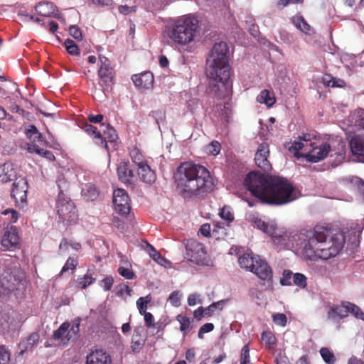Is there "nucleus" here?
Here are the masks:
<instances>
[{
	"instance_id": "1",
	"label": "nucleus",
	"mask_w": 364,
	"mask_h": 364,
	"mask_svg": "<svg viewBox=\"0 0 364 364\" xmlns=\"http://www.w3.org/2000/svg\"><path fill=\"white\" fill-rule=\"evenodd\" d=\"M245 187L251 193L252 198L240 194L242 200L250 207L258 203L282 205L296 199L294 187L286 178L265 176L259 171H251L244 179Z\"/></svg>"
},
{
	"instance_id": "2",
	"label": "nucleus",
	"mask_w": 364,
	"mask_h": 364,
	"mask_svg": "<svg viewBox=\"0 0 364 364\" xmlns=\"http://www.w3.org/2000/svg\"><path fill=\"white\" fill-rule=\"evenodd\" d=\"M174 178L176 188L184 198H203L214 191L218 183L207 168L193 163L181 164Z\"/></svg>"
},
{
	"instance_id": "3",
	"label": "nucleus",
	"mask_w": 364,
	"mask_h": 364,
	"mask_svg": "<svg viewBox=\"0 0 364 364\" xmlns=\"http://www.w3.org/2000/svg\"><path fill=\"white\" fill-rule=\"evenodd\" d=\"M228 46L225 42L215 43L206 60L208 92L217 99L228 95L230 68L228 63Z\"/></svg>"
},
{
	"instance_id": "4",
	"label": "nucleus",
	"mask_w": 364,
	"mask_h": 364,
	"mask_svg": "<svg viewBox=\"0 0 364 364\" xmlns=\"http://www.w3.org/2000/svg\"><path fill=\"white\" fill-rule=\"evenodd\" d=\"M304 255L311 261L326 260L336 257L343 249L345 237L341 232L333 234L331 228L316 225L307 233Z\"/></svg>"
},
{
	"instance_id": "5",
	"label": "nucleus",
	"mask_w": 364,
	"mask_h": 364,
	"mask_svg": "<svg viewBox=\"0 0 364 364\" xmlns=\"http://www.w3.org/2000/svg\"><path fill=\"white\" fill-rule=\"evenodd\" d=\"M198 28V20L192 16L178 18L166 30V33L173 43L185 46L194 39Z\"/></svg>"
},
{
	"instance_id": "6",
	"label": "nucleus",
	"mask_w": 364,
	"mask_h": 364,
	"mask_svg": "<svg viewBox=\"0 0 364 364\" xmlns=\"http://www.w3.org/2000/svg\"><path fill=\"white\" fill-rule=\"evenodd\" d=\"M100 67L98 70L99 85L105 95L110 93L114 85L115 72L111 66L109 60L105 56H100Z\"/></svg>"
},
{
	"instance_id": "7",
	"label": "nucleus",
	"mask_w": 364,
	"mask_h": 364,
	"mask_svg": "<svg viewBox=\"0 0 364 364\" xmlns=\"http://www.w3.org/2000/svg\"><path fill=\"white\" fill-rule=\"evenodd\" d=\"M21 281L19 277L11 267H8L0 275V296L8 295L17 289Z\"/></svg>"
},
{
	"instance_id": "8",
	"label": "nucleus",
	"mask_w": 364,
	"mask_h": 364,
	"mask_svg": "<svg viewBox=\"0 0 364 364\" xmlns=\"http://www.w3.org/2000/svg\"><path fill=\"white\" fill-rule=\"evenodd\" d=\"M56 205L58 214L61 219L68 222H72L77 219L75 206L69 198L65 197L64 193L58 194Z\"/></svg>"
},
{
	"instance_id": "9",
	"label": "nucleus",
	"mask_w": 364,
	"mask_h": 364,
	"mask_svg": "<svg viewBox=\"0 0 364 364\" xmlns=\"http://www.w3.org/2000/svg\"><path fill=\"white\" fill-rule=\"evenodd\" d=\"M28 188V183L25 178L18 177L13 183L11 196L19 208H23L27 204Z\"/></svg>"
},
{
	"instance_id": "10",
	"label": "nucleus",
	"mask_w": 364,
	"mask_h": 364,
	"mask_svg": "<svg viewBox=\"0 0 364 364\" xmlns=\"http://www.w3.org/2000/svg\"><path fill=\"white\" fill-rule=\"evenodd\" d=\"M20 237L16 226H8L4 231L1 240V250H14L20 248Z\"/></svg>"
},
{
	"instance_id": "11",
	"label": "nucleus",
	"mask_w": 364,
	"mask_h": 364,
	"mask_svg": "<svg viewBox=\"0 0 364 364\" xmlns=\"http://www.w3.org/2000/svg\"><path fill=\"white\" fill-rule=\"evenodd\" d=\"M186 256L196 264L203 263L206 258V251L204 245L193 239L187 240L186 244Z\"/></svg>"
},
{
	"instance_id": "12",
	"label": "nucleus",
	"mask_w": 364,
	"mask_h": 364,
	"mask_svg": "<svg viewBox=\"0 0 364 364\" xmlns=\"http://www.w3.org/2000/svg\"><path fill=\"white\" fill-rule=\"evenodd\" d=\"M331 151V146L327 143H323L320 146H316V144L309 149H306L301 155L309 162H317L323 159Z\"/></svg>"
},
{
	"instance_id": "13",
	"label": "nucleus",
	"mask_w": 364,
	"mask_h": 364,
	"mask_svg": "<svg viewBox=\"0 0 364 364\" xmlns=\"http://www.w3.org/2000/svg\"><path fill=\"white\" fill-rule=\"evenodd\" d=\"M129 197L122 188H118L113 193V203L117 212L122 215L129 213L131 206Z\"/></svg>"
},
{
	"instance_id": "14",
	"label": "nucleus",
	"mask_w": 364,
	"mask_h": 364,
	"mask_svg": "<svg viewBox=\"0 0 364 364\" xmlns=\"http://www.w3.org/2000/svg\"><path fill=\"white\" fill-rule=\"evenodd\" d=\"M251 272L254 273L260 280L264 281L268 286H272L273 282V272L272 267L264 259L257 258L255 267Z\"/></svg>"
},
{
	"instance_id": "15",
	"label": "nucleus",
	"mask_w": 364,
	"mask_h": 364,
	"mask_svg": "<svg viewBox=\"0 0 364 364\" xmlns=\"http://www.w3.org/2000/svg\"><path fill=\"white\" fill-rule=\"evenodd\" d=\"M269 149L267 143H262L259 145L255 153V161L256 165L264 172L272 170V165L268 160Z\"/></svg>"
},
{
	"instance_id": "16",
	"label": "nucleus",
	"mask_w": 364,
	"mask_h": 364,
	"mask_svg": "<svg viewBox=\"0 0 364 364\" xmlns=\"http://www.w3.org/2000/svg\"><path fill=\"white\" fill-rule=\"evenodd\" d=\"M119 180L127 186H132L135 175L129 161H122L117 166Z\"/></svg>"
},
{
	"instance_id": "17",
	"label": "nucleus",
	"mask_w": 364,
	"mask_h": 364,
	"mask_svg": "<svg viewBox=\"0 0 364 364\" xmlns=\"http://www.w3.org/2000/svg\"><path fill=\"white\" fill-rule=\"evenodd\" d=\"M85 364H112V360L107 351L96 349L87 355Z\"/></svg>"
},
{
	"instance_id": "18",
	"label": "nucleus",
	"mask_w": 364,
	"mask_h": 364,
	"mask_svg": "<svg viewBox=\"0 0 364 364\" xmlns=\"http://www.w3.org/2000/svg\"><path fill=\"white\" fill-rule=\"evenodd\" d=\"M132 80L136 87L141 89H149L152 87L154 77V75L150 71H146L140 74L132 75Z\"/></svg>"
},
{
	"instance_id": "19",
	"label": "nucleus",
	"mask_w": 364,
	"mask_h": 364,
	"mask_svg": "<svg viewBox=\"0 0 364 364\" xmlns=\"http://www.w3.org/2000/svg\"><path fill=\"white\" fill-rule=\"evenodd\" d=\"M39 340L40 335L38 332L31 333L26 339L19 343L20 352L18 355H23L27 350H31L38 343Z\"/></svg>"
},
{
	"instance_id": "20",
	"label": "nucleus",
	"mask_w": 364,
	"mask_h": 364,
	"mask_svg": "<svg viewBox=\"0 0 364 364\" xmlns=\"http://www.w3.org/2000/svg\"><path fill=\"white\" fill-rule=\"evenodd\" d=\"M299 141H294V143L288 147V149L290 151H294L295 154H296L299 151L304 152L306 149H309L315 144L314 142L311 141L309 134H304L302 136H299Z\"/></svg>"
},
{
	"instance_id": "21",
	"label": "nucleus",
	"mask_w": 364,
	"mask_h": 364,
	"mask_svg": "<svg viewBox=\"0 0 364 364\" xmlns=\"http://www.w3.org/2000/svg\"><path fill=\"white\" fill-rule=\"evenodd\" d=\"M137 173L140 180L146 184H152L156 179L155 171L146 164L137 168Z\"/></svg>"
},
{
	"instance_id": "22",
	"label": "nucleus",
	"mask_w": 364,
	"mask_h": 364,
	"mask_svg": "<svg viewBox=\"0 0 364 364\" xmlns=\"http://www.w3.org/2000/svg\"><path fill=\"white\" fill-rule=\"evenodd\" d=\"M83 130L90 136H92L94 139H95V143L104 147L107 151H109V146L105 142V140H102V134L97 130V128L90 124L85 123L82 127Z\"/></svg>"
},
{
	"instance_id": "23",
	"label": "nucleus",
	"mask_w": 364,
	"mask_h": 364,
	"mask_svg": "<svg viewBox=\"0 0 364 364\" xmlns=\"http://www.w3.org/2000/svg\"><path fill=\"white\" fill-rule=\"evenodd\" d=\"M16 178V171L11 164H4L0 167V181L7 183L15 181Z\"/></svg>"
},
{
	"instance_id": "24",
	"label": "nucleus",
	"mask_w": 364,
	"mask_h": 364,
	"mask_svg": "<svg viewBox=\"0 0 364 364\" xmlns=\"http://www.w3.org/2000/svg\"><path fill=\"white\" fill-rule=\"evenodd\" d=\"M257 258H259V257L254 256L252 253H245L239 257L238 262L240 267L251 272L257 261Z\"/></svg>"
},
{
	"instance_id": "25",
	"label": "nucleus",
	"mask_w": 364,
	"mask_h": 364,
	"mask_svg": "<svg viewBox=\"0 0 364 364\" xmlns=\"http://www.w3.org/2000/svg\"><path fill=\"white\" fill-rule=\"evenodd\" d=\"M350 146L353 154L361 157L364 161V139L359 136L352 138Z\"/></svg>"
},
{
	"instance_id": "26",
	"label": "nucleus",
	"mask_w": 364,
	"mask_h": 364,
	"mask_svg": "<svg viewBox=\"0 0 364 364\" xmlns=\"http://www.w3.org/2000/svg\"><path fill=\"white\" fill-rule=\"evenodd\" d=\"M349 308L348 303L346 305L333 306L328 311V317L332 319L344 318L348 316Z\"/></svg>"
},
{
	"instance_id": "27",
	"label": "nucleus",
	"mask_w": 364,
	"mask_h": 364,
	"mask_svg": "<svg viewBox=\"0 0 364 364\" xmlns=\"http://www.w3.org/2000/svg\"><path fill=\"white\" fill-rule=\"evenodd\" d=\"M70 323L69 322L63 323L60 327L53 332V339L58 341H60L64 346L68 345L69 341H65V336L70 328Z\"/></svg>"
},
{
	"instance_id": "28",
	"label": "nucleus",
	"mask_w": 364,
	"mask_h": 364,
	"mask_svg": "<svg viewBox=\"0 0 364 364\" xmlns=\"http://www.w3.org/2000/svg\"><path fill=\"white\" fill-rule=\"evenodd\" d=\"M80 318H76L70 324L67 334L65 336V341H74L77 338L80 332Z\"/></svg>"
},
{
	"instance_id": "29",
	"label": "nucleus",
	"mask_w": 364,
	"mask_h": 364,
	"mask_svg": "<svg viewBox=\"0 0 364 364\" xmlns=\"http://www.w3.org/2000/svg\"><path fill=\"white\" fill-rule=\"evenodd\" d=\"M257 101L261 104L264 103L267 107H272L276 102L273 92L267 90H263L257 97Z\"/></svg>"
},
{
	"instance_id": "30",
	"label": "nucleus",
	"mask_w": 364,
	"mask_h": 364,
	"mask_svg": "<svg viewBox=\"0 0 364 364\" xmlns=\"http://www.w3.org/2000/svg\"><path fill=\"white\" fill-rule=\"evenodd\" d=\"M102 127H105V129H103V135L102 140H105V142L108 145V142L110 144L116 143L118 136L115 129L109 126V124L105 125L104 124H101Z\"/></svg>"
},
{
	"instance_id": "31",
	"label": "nucleus",
	"mask_w": 364,
	"mask_h": 364,
	"mask_svg": "<svg viewBox=\"0 0 364 364\" xmlns=\"http://www.w3.org/2000/svg\"><path fill=\"white\" fill-rule=\"evenodd\" d=\"M322 82L325 86L331 87H343L346 85V82L343 80L336 78L329 74L323 75Z\"/></svg>"
},
{
	"instance_id": "32",
	"label": "nucleus",
	"mask_w": 364,
	"mask_h": 364,
	"mask_svg": "<svg viewBox=\"0 0 364 364\" xmlns=\"http://www.w3.org/2000/svg\"><path fill=\"white\" fill-rule=\"evenodd\" d=\"M129 156L132 161L136 165L137 168L147 164L144 155L141 154L140 150L136 147H134L130 150Z\"/></svg>"
},
{
	"instance_id": "33",
	"label": "nucleus",
	"mask_w": 364,
	"mask_h": 364,
	"mask_svg": "<svg viewBox=\"0 0 364 364\" xmlns=\"http://www.w3.org/2000/svg\"><path fill=\"white\" fill-rule=\"evenodd\" d=\"M99 195L100 191L94 185H89L82 190V196L86 200L93 201L98 198Z\"/></svg>"
},
{
	"instance_id": "34",
	"label": "nucleus",
	"mask_w": 364,
	"mask_h": 364,
	"mask_svg": "<svg viewBox=\"0 0 364 364\" xmlns=\"http://www.w3.org/2000/svg\"><path fill=\"white\" fill-rule=\"evenodd\" d=\"M36 10L43 16H50L54 12L53 4L50 2H40L36 6Z\"/></svg>"
},
{
	"instance_id": "35",
	"label": "nucleus",
	"mask_w": 364,
	"mask_h": 364,
	"mask_svg": "<svg viewBox=\"0 0 364 364\" xmlns=\"http://www.w3.org/2000/svg\"><path fill=\"white\" fill-rule=\"evenodd\" d=\"M255 223L258 229L261 230L270 236H273L276 233V228L274 225H269L260 218H256Z\"/></svg>"
},
{
	"instance_id": "36",
	"label": "nucleus",
	"mask_w": 364,
	"mask_h": 364,
	"mask_svg": "<svg viewBox=\"0 0 364 364\" xmlns=\"http://www.w3.org/2000/svg\"><path fill=\"white\" fill-rule=\"evenodd\" d=\"M78 264V257H69L66 260L64 266L63 267L60 272V277L63 276V274L68 270L74 271Z\"/></svg>"
},
{
	"instance_id": "37",
	"label": "nucleus",
	"mask_w": 364,
	"mask_h": 364,
	"mask_svg": "<svg viewBox=\"0 0 364 364\" xmlns=\"http://www.w3.org/2000/svg\"><path fill=\"white\" fill-rule=\"evenodd\" d=\"M294 25L305 33L311 31V26L302 16H295L292 19Z\"/></svg>"
},
{
	"instance_id": "38",
	"label": "nucleus",
	"mask_w": 364,
	"mask_h": 364,
	"mask_svg": "<svg viewBox=\"0 0 364 364\" xmlns=\"http://www.w3.org/2000/svg\"><path fill=\"white\" fill-rule=\"evenodd\" d=\"M176 319L180 323V331L186 336L187 331L191 328L190 318L186 316L179 314L177 316Z\"/></svg>"
},
{
	"instance_id": "39",
	"label": "nucleus",
	"mask_w": 364,
	"mask_h": 364,
	"mask_svg": "<svg viewBox=\"0 0 364 364\" xmlns=\"http://www.w3.org/2000/svg\"><path fill=\"white\" fill-rule=\"evenodd\" d=\"M96 281L91 274H85L83 277H79L77 280V285L82 289H86Z\"/></svg>"
},
{
	"instance_id": "40",
	"label": "nucleus",
	"mask_w": 364,
	"mask_h": 364,
	"mask_svg": "<svg viewBox=\"0 0 364 364\" xmlns=\"http://www.w3.org/2000/svg\"><path fill=\"white\" fill-rule=\"evenodd\" d=\"M1 215H4L5 216H8L6 218V220L9 222V223H16L18 218H20L19 213L12 208H7L4 210H3L1 213Z\"/></svg>"
},
{
	"instance_id": "41",
	"label": "nucleus",
	"mask_w": 364,
	"mask_h": 364,
	"mask_svg": "<svg viewBox=\"0 0 364 364\" xmlns=\"http://www.w3.org/2000/svg\"><path fill=\"white\" fill-rule=\"evenodd\" d=\"M261 339L268 348H272L276 344V337L271 331H264L262 333Z\"/></svg>"
},
{
	"instance_id": "42",
	"label": "nucleus",
	"mask_w": 364,
	"mask_h": 364,
	"mask_svg": "<svg viewBox=\"0 0 364 364\" xmlns=\"http://www.w3.org/2000/svg\"><path fill=\"white\" fill-rule=\"evenodd\" d=\"M151 301L150 294L145 297H140L136 301V306L141 315L146 313L147 304Z\"/></svg>"
},
{
	"instance_id": "43",
	"label": "nucleus",
	"mask_w": 364,
	"mask_h": 364,
	"mask_svg": "<svg viewBox=\"0 0 364 364\" xmlns=\"http://www.w3.org/2000/svg\"><path fill=\"white\" fill-rule=\"evenodd\" d=\"M11 360V352L9 348L4 346H0V364H9Z\"/></svg>"
},
{
	"instance_id": "44",
	"label": "nucleus",
	"mask_w": 364,
	"mask_h": 364,
	"mask_svg": "<svg viewBox=\"0 0 364 364\" xmlns=\"http://www.w3.org/2000/svg\"><path fill=\"white\" fill-rule=\"evenodd\" d=\"M147 245L149 247L148 251L151 257L158 264H162L166 259L151 245L147 243Z\"/></svg>"
},
{
	"instance_id": "45",
	"label": "nucleus",
	"mask_w": 364,
	"mask_h": 364,
	"mask_svg": "<svg viewBox=\"0 0 364 364\" xmlns=\"http://www.w3.org/2000/svg\"><path fill=\"white\" fill-rule=\"evenodd\" d=\"M64 46L66 48V50L68 53L73 55H77L80 53V50L77 44L70 39H67L65 43Z\"/></svg>"
},
{
	"instance_id": "46",
	"label": "nucleus",
	"mask_w": 364,
	"mask_h": 364,
	"mask_svg": "<svg viewBox=\"0 0 364 364\" xmlns=\"http://www.w3.org/2000/svg\"><path fill=\"white\" fill-rule=\"evenodd\" d=\"M306 277L304 274L295 273L293 276V284L301 289H304L306 285Z\"/></svg>"
},
{
	"instance_id": "47",
	"label": "nucleus",
	"mask_w": 364,
	"mask_h": 364,
	"mask_svg": "<svg viewBox=\"0 0 364 364\" xmlns=\"http://www.w3.org/2000/svg\"><path fill=\"white\" fill-rule=\"evenodd\" d=\"M320 353H321V355L322 356L323 360L326 363L333 364L335 362L336 359H335L334 355L328 348H322L320 350Z\"/></svg>"
},
{
	"instance_id": "48",
	"label": "nucleus",
	"mask_w": 364,
	"mask_h": 364,
	"mask_svg": "<svg viewBox=\"0 0 364 364\" xmlns=\"http://www.w3.org/2000/svg\"><path fill=\"white\" fill-rule=\"evenodd\" d=\"M221 149L220 144L217 141H213L206 146V152L213 156L218 155Z\"/></svg>"
},
{
	"instance_id": "49",
	"label": "nucleus",
	"mask_w": 364,
	"mask_h": 364,
	"mask_svg": "<svg viewBox=\"0 0 364 364\" xmlns=\"http://www.w3.org/2000/svg\"><path fill=\"white\" fill-rule=\"evenodd\" d=\"M293 272L289 269H285L283 272L282 277L280 279V284L282 286H291L292 284L291 279L293 280Z\"/></svg>"
},
{
	"instance_id": "50",
	"label": "nucleus",
	"mask_w": 364,
	"mask_h": 364,
	"mask_svg": "<svg viewBox=\"0 0 364 364\" xmlns=\"http://www.w3.org/2000/svg\"><path fill=\"white\" fill-rule=\"evenodd\" d=\"M149 116L153 117L158 124L160 122H164L166 119L165 111L162 109L153 110L149 114Z\"/></svg>"
},
{
	"instance_id": "51",
	"label": "nucleus",
	"mask_w": 364,
	"mask_h": 364,
	"mask_svg": "<svg viewBox=\"0 0 364 364\" xmlns=\"http://www.w3.org/2000/svg\"><path fill=\"white\" fill-rule=\"evenodd\" d=\"M71 246L73 249L78 251L81 249V244L79 242H69L66 239H63L60 243L59 248L68 250V246Z\"/></svg>"
},
{
	"instance_id": "52",
	"label": "nucleus",
	"mask_w": 364,
	"mask_h": 364,
	"mask_svg": "<svg viewBox=\"0 0 364 364\" xmlns=\"http://www.w3.org/2000/svg\"><path fill=\"white\" fill-rule=\"evenodd\" d=\"M240 364H252L250 363V348L247 345L242 348Z\"/></svg>"
},
{
	"instance_id": "53",
	"label": "nucleus",
	"mask_w": 364,
	"mask_h": 364,
	"mask_svg": "<svg viewBox=\"0 0 364 364\" xmlns=\"http://www.w3.org/2000/svg\"><path fill=\"white\" fill-rule=\"evenodd\" d=\"M272 320L277 325L285 326L287 323V318L284 314H275L272 316Z\"/></svg>"
},
{
	"instance_id": "54",
	"label": "nucleus",
	"mask_w": 364,
	"mask_h": 364,
	"mask_svg": "<svg viewBox=\"0 0 364 364\" xmlns=\"http://www.w3.org/2000/svg\"><path fill=\"white\" fill-rule=\"evenodd\" d=\"M349 313H352L356 318L364 321V313L358 306L348 303Z\"/></svg>"
},
{
	"instance_id": "55",
	"label": "nucleus",
	"mask_w": 364,
	"mask_h": 364,
	"mask_svg": "<svg viewBox=\"0 0 364 364\" xmlns=\"http://www.w3.org/2000/svg\"><path fill=\"white\" fill-rule=\"evenodd\" d=\"M113 284L114 279L111 276L104 278L99 282L100 286H101L103 288V289L106 291L111 289Z\"/></svg>"
},
{
	"instance_id": "56",
	"label": "nucleus",
	"mask_w": 364,
	"mask_h": 364,
	"mask_svg": "<svg viewBox=\"0 0 364 364\" xmlns=\"http://www.w3.org/2000/svg\"><path fill=\"white\" fill-rule=\"evenodd\" d=\"M214 329V325L212 323H206L203 325L198 333V336L200 339H203L204 338L203 334L206 333H209Z\"/></svg>"
},
{
	"instance_id": "57",
	"label": "nucleus",
	"mask_w": 364,
	"mask_h": 364,
	"mask_svg": "<svg viewBox=\"0 0 364 364\" xmlns=\"http://www.w3.org/2000/svg\"><path fill=\"white\" fill-rule=\"evenodd\" d=\"M118 273L123 277L127 279H132L136 277V275L133 271L125 267H119Z\"/></svg>"
},
{
	"instance_id": "58",
	"label": "nucleus",
	"mask_w": 364,
	"mask_h": 364,
	"mask_svg": "<svg viewBox=\"0 0 364 364\" xmlns=\"http://www.w3.org/2000/svg\"><path fill=\"white\" fill-rule=\"evenodd\" d=\"M57 186L59 189V193H63L65 191H67L68 188V183L65 180V177L61 176L58 178L56 181Z\"/></svg>"
},
{
	"instance_id": "59",
	"label": "nucleus",
	"mask_w": 364,
	"mask_h": 364,
	"mask_svg": "<svg viewBox=\"0 0 364 364\" xmlns=\"http://www.w3.org/2000/svg\"><path fill=\"white\" fill-rule=\"evenodd\" d=\"M180 299H181V295L179 294V291H173L168 297V300L170 301L171 304L173 305L174 306H180V304H181Z\"/></svg>"
},
{
	"instance_id": "60",
	"label": "nucleus",
	"mask_w": 364,
	"mask_h": 364,
	"mask_svg": "<svg viewBox=\"0 0 364 364\" xmlns=\"http://www.w3.org/2000/svg\"><path fill=\"white\" fill-rule=\"evenodd\" d=\"M70 36H72L76 40H80L82 38V32L80 28L77 26H71L69 28Z\"/></svg>"
},
{
	"instance_id": "61",
	"label": "nucleus",
	"mask_w": 364,
	"mask_h": 364,
	"mask_svg": "<svg viewBox=\"0 0 364 364\" xmlns=\"http://www.w3.org/2000/svg\"><path fill=\"white\" fill-rule=\"evenodd\" d=\"M187 302L189 306H195L196 304H201L200 295L196 293L190 294L188 296Z\"/></svg>"
},
{
	"instance_id": "62",
	"label": "nucleus",
	"mask_w": 364,
	"mask_h": 364,
	"mask_svg": "<svg viewBox=\"0 0 364 364\" xmlns=\"http://www.w3.org/2000/svg\"><path fill=\"white\" fill-rule=\"evenodd\" d=\"M223 301L215 302L211 304L210 306H208L206 309H204L205 311V316H211L213 314V312L215 311V309L218 308V306Z\"/></svg>"
},
{
	"instance_id": "63",
	"label": "nucleus",
	"mask_w": 364,
	"mask_h": 364,
	"mask_svg": "<svg viewBox=\"0 0 364 364\" xmlns=\"http://www.w3.org/2000/svg\"><path fill=\"white\" fill-rule=\"evenodd\" d=\"M143 315L144 316V321H145V324H146V327H148V328L154 327L155 326V323H154V318L153 315L149 312H146V313L144 314Z\"/></svg>"
},
{
	"instance_id": "64",
	"label": "nucleus",
	"mask_w": 364,
	"mask_h": 364,
	"mask_svg": "<svg viewBox=\"0 0 364 364\" xmlns=\"http://www.w3.org/2000/svg\"><path fill=\"white\" fill-rule=\"evenodd\" d=\"M220 216L223 219H224L228 222H231L234 219L233 215L228 210H226L225 208H222V210H220Z\"/></svg>"
}]
</instances>
